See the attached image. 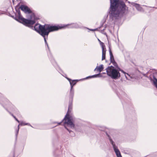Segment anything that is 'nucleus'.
Segmentation results:
<instances>
[{
    "mask_svg": "<svg viewBox=\"0 0 157 157\" xmlns=\"http://www.w3.org/2000/svg\"><path fill=\"white\" fill-rule=\"evenodd\" d=\"M17 14L16 20L25 26L31 28L32 29L39 33L44 37L45 44L49 48V46L46 40V37L47 38L49 33L50 32L57 31L63 26H52L48 24L42 25L39 24H37L33 27L32 25L35 23V20L37 19L34 13H31L30 19H27L23 17L19 10L17 11Z\"/></svg>",
    "mask_w": 157,
    "mask_h": 157,
    "instance_id": "f257e3e1",
    "label": "nucleus"
},
{
    "mask_svg": "<svg viewBox=\"0 0 157 157\" xmlns=\"http://www.w3.org/2000/svg\"><path fill=\"white\" fill-rule=\"evenodd\" d=\"M110 0L109 16L112 20L121 17L128 13V7L124 2L119 3V0Z\"/></svg>",
    "mask_w": 157,
    "mask_h": 157,
    "instance_id": "f03ea898",
    "label": "nucleus"
},
{
    "mask_svg": "<svg viewBox=\"0 0 157 157\" xmlns=\"http://www.w3.org/2000/svg\"><path fill=\"white\" fill-rule=\"evenodd\" d=\"M74 94V90L73 88H71L70 93V102L68 106V110L64 118L62 121L58 123V125H60L63 121H64V126L66 129L70 133L72 132L70 129L74 128L75 123V119L71 114V111L72 107V103L73 98Z\"/></svg>",
    "mask_w": 157,
    "mask_h": 157,
    "instance_id": "7ed1b4c3",
    "label": "nucleus"
},
{
    "mask_svg": "<svg viewBox=\"0 0 157 157\" xmlns=\"http://www.w3.org/2000/svg\"><path fill=\"white\" fill-rule=\"evenodd\" d=\"M106 70L107 75L112 79H116L120 76L119 71L113 66H109Z\"/></svg>",
    "mask_w": 157,
    "mask_h": 157,
    "instance_id": "20e7f679",
    "label": "nucleus"
},
{
    "mask_svg": "<svg viewBox=\"0 0 157 157\" xmlns=\"http://www.w3.org/2000/svg\"><path fill=\"white\" fill-rule=\"evenodd\" d=\"M0 103L6 108H8L15 113H17V110L14 106L6 98H2L0 99Z\"/></svg>",
    "mask_w": 157,
    "mask_h": 157,
    "instance_id": "39448f33",
    "label": "nucleus"
},
{
    "mask_svg": "<svg viewBox=\"0 0 157 157\" xmlns=\"http://www.w3.org/2000/svg\"><path fill=\"white\" fill-rule=\"evenodd\" d=\"M110 143L112 144L113 150L117 157H122L120 152L116 146L114 142L110 138H109Z\"/></svg>",
    "mask_w": 157,
    "mask_h": 157,
    "instance_id": "423d86ee",
    "label": "nucleus"
},
{
    "mask_svg": "<svg viewBox=\"0 0 157 157\" xmlns=\"http://www.w3.org/2000/svg\"><path fill=\"white\" fill-rule=\"evenodd\" d=\"M59 26H63L61 28H59V29H61L63 28H65L66 27H68L69 28H80L81 27L77 23H71V24H68L66 25H59Z\"/></svg>",
    "mask_w": 157,
    "mask_h": 157,
    "instance_id": "0eeeda50",
    "label": "nucleus"
},
{
    "mask_svg": "<svg viewBox=\"0 0 157 157\" xmlns=\"http://www.w3.org/2000/svg\"><path fill=\"white\" fill-rule=\"evenodd\" d=\"M100 44L101 47L102 49V60H103L105 59V54L106 52V49L105 45H104L103 43L100 42Z\"/></svg>",
    "mask_w": 157,
    "mask_h": 157,
    "instance_id": "6e6552de",
    "label": "nucleus"
},
{
    "mask_svg": "<svg viewBox=\"0 0 157 157\" xmlns=\"http://www.w3.org/2000/svg\"><path fill=\"white\" fill-rule=\"evenodd\" d=\"M20 8L25 13H31L30 9L26 6L21 5L20 7Z\"/></svg>",
    "mask_w": 157,
    "mask_h": 157,
    "instance_id": "1a4fd4ad",
    "label": "nucleus"
},
{
    "mask_svg": "<svg viewBox=\"0 0 157 157\" xmlns=\"http://www.w3.org/2000/svg\"><path fill=\"white\" fill-rule=\"evenodd\" d=\"M20 123L18 125V127H17V129L16 131V136H17V134L19 132V126L20 125L21 126H24V125H28L29 126H31V127H32V126L30 124H29V123H26L24 121H21L20 122Z\"/></svg>",
    "mask_w": 157,
    "mask_h": 157,
    "instance_id": "9d476101",
    "label": "nucleus"
},
{
    "mask_svg": "<svg viewBox=\"0 0 157 157\" xmlns=\"http://www.w3.org/2000/svg\"><path fill=\"white\" fill-rule=\"evenodd\" d=\"M131 4L133 6H135L138 11H144L143 9L139 4L133 2H132Z\"/></svg>",
    "mask_w": 157,
    "mask_h": 157,
    "instance_id": "9b49d317",
    "label": "nucleus"
},
{
    "mask_svg": "<svg viewBox=\"0 0 157 157\" xmlns=\"http://www.w3.org/2000/svg\"><path fill=\"white\" fill-rule=\"evenodd\" d=\"M70 82L71 88H73V86L76 84V82L78 81V80H71V79L68 78H66Z\"/></svg>",
    "mask_w": 157,
    "mask_h": 157,
    "instance_id": "f8f14e48",
    "label": "nucleus"
},
{
    "mask_svg": "<svg viewBox=\"0 0 157 157\" xmlns=\"http://www.w3.org/2000/svg\"><path fill=\"white\" fill-rule=\"evenodd\" d=\"M151 81L153 84L157 89V79L153 76V78H151Z\"/></svg>",
    "mask_w": 157,
    "mask_h": 157,
    "instance_id": "ddd939ff",
    "label": "nucleus"
},
{
    "mask_svg": "<svg viewBox=\"0 0 157 157\" xmlns=\"http://www.w3.org/2000/svg\"><path fill=\"white\" fill-rule=\"evenodd\" d=\"M109 55L110 56V60L111 62L112 63H113L114 62V60L113 57V54L112 53V51L110 49V47L109 46Z\"/></svg>",
    "mask_w": 157,
    "mask_h": 157,
    "instance_id": "4468645a",
    "label": "nucleus"
},
{
    "mask_svg": "<svg viewBox=\"0 0 157 157\" xmlns=\"http://www.w3.org/2000/svg\"><path fill=\"white\" fill-rule=\"evenodd\" d=\"M104 68L103 66L101 64L98 66H97V67L95 69L94 71H97L100 72Z\"/></svg>",
    "mask_w": 157,
    "mask_h": 157,
    "instance_id": "2eb2a0df",
    "label": "nucleus"
},
{
    "mask_svg": "<svg viewBox=\"0 0 157 157\" xmlns=\"http://www.w3.org/2000/svg\"><path fill=\"white\" fill-rule=\"evenodd\" d=\"M101 76L100 75V74H96V75H93L87 77H86V78H96L97 77H101Z\"/></svg>",
    "mask_w": 157,
    "mask_h": 157,
    "instance_id": "dca6fc26",
    "label": "nucleus"
},
{
    "mask_svg": "<svg viewBox=\"0 0 157 157\" xmlns=\"http://www.w3.org/2000/svg\"><path fill=\"white\" fill-rule=\"evenodd\" d=\"M125 76L126 78L128 80H131L132 78L130 76L128 73L126 74V75H125Z\"/></svg>",
    "mask_w": 157,
    "mask_h": 157,
    "instance_id": "f3484780",
    "label": "nucleus"
},
{
    "mask_svg": "<svg viewBox=\"0 0 157 157\" xmlns=\"http://www.w3.org/2000/svg\"><path fill=\"white\" fill-rule=\"evenodd\" d=\"M52 63H53L54 66H56V63L54 59H52L51 60Z\"/></svg>",
    "mask_w": 157,
    "mask_h": 157,
    "instance_id": "a211bd4d",
    "label": "nucleus"
},
{
    "mask_svg": "<svg viewBox=\"0 0 157 157\" xmlns=\"http://www.w3.org/2000/svg\"><path fill=\"white\" fill-rule=\"evenodd\" d=\"M100 28H96V29H88L91 30V31H98V29H99Z\"/></svg>",
    "mask_w": 157,
    "mask_h": 157,
    "instance_id": "6ab92c4d",
    "label": "nucleus"
},
{
    "mask_svg": "<svg viewBox=\"0 0 157 157\" xmlns=\"http://www.w3.org/2000/svg\"><path fill=\"white\" fill-rule=\"evenodd\" d=\"M12 116H13V117L15 119V120L18 123H20V121L14 116L12 114Z\"/></svg>",
    "mask_w": 157,
    "mask_h": 157,
    "instance_id": "aec40b11",
    "label": "nucleus"
},
{
    "mask_svg": "<svg viewBox=\"0 0 157 157\" xmlns=\"http://www.w3.org/2000/svg\"><path fill=\"white\" fill-rule=\"evenodd\" d=\"M120 71L122 72V73H124L125 75H125H126L127 73H126L125 72H124V71H123L122 70H120Z\"/></svg>",
    "mask_w": 157,
    "mask_h": 157,
    "instance_id": "412c9836",
    "label": "nucleus"
},
{
    "mask_svg": "<svg viewBox=\"0 0 157 157\" xmlns=\"http://www.w3.org/2000/svg\"><path fill=\"white\" fill-rule=\"evenodd\" d=\"M105 30V29H104L103 30H101V33H103V34H104L106 35V33H105V32H103V30Z\"/></svg>",
    "mask_w": 157,
    "mask_h": 157,
    "instance_id": "4be33fe9",
    "label": "nucleus"
},
{
    "mask_svg": "<svg viewBox=\"0 0 157 157\" xmlns=\"http://www.w3.org/2000/svg\"><path fill=\"white\" fill-rule=\"evenodd\" d=\"M98 41H99V43H100V42H101V41L99 39H98Z\"/></svg>",
    "mask_w": 157,
    "mask_h": 157,
    "instance_id": "5701e85b",
    "label": "nucleus"
},
{
    "mask_svg": "<svg viewBox=\"0 0 157 157\" xmlns=\"http://www.w3.org/2000/svg\"><path fill=\"white\" fill-rule=\"evenodd\" d=\"M2 13L1 11H0V15L2 14Z\"/></svg>",
    "mask_w": 157,
    "mask_h": 157,
    "instance_id": "b1692460",
    "label": "nucleus"
}]
</instances>
